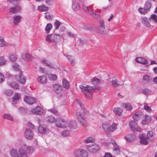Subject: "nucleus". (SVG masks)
Instances as JSON below:
<instances>
[{
  "mask_svg": "<svg viewBox=\"0 0 157 157\" xmlns=\"http://www.w3.org/2000/svg\"><path fill=\"white\" fill-rule=\"evenodd\" d=\"M79 87L81 90L82 92L85 95L86 97L88 99L91 100L92 99L93 93L95 90H99L100 88L95 86H90L89 85L84 86L80 85Z\"/></svg>",
  "mask_w": 157,
  "mask_h": 157,
  "instance_id": "obj_1",
  "label": "nucleus"
},
{
  "mask_svg": "<svg viewBox=\"0 0 157 157\" xmlns=\"http://www.w3.org/2000/svg\"><path fill=\"white\" fill-rule=\"evenodd\" d=\"M25 147H21L18 151L15 149H12L10 151L11 157H28L27 153L25 151Z\"/></svg>",
  "mask_w": 157,
  "mask_h": 157,
  "instance_id": "obj_2",
  "label": "nucleus"
},
{
  "mask_svg": "<svg viewBox=\"0 0 157 157\" xmlns=\"http://www.w3.org/2000/svg\"><path fill=\"white\" fill-rule=\"evenodd\" d=\"M73 122L70 121H66L63 119H59L56 122V126L59 128H69V129L74 128L73 127Z\"/></svg>",
  "mask_w": 157,
  "mask_h": 157,
  "instance_id": "obj_3",
  "label": "nucleus"
},
{
  "mask_svg": "<svg viewBox=\"0 0 157 157\" xmlns=\"http://www.w3.org/2000/svg\"><path fill=\"white\" fill-rule=\"evenodd\" d=\"M13 69L18 72L19 76L16 75V78L17 80L19 81L20 83L22 84H24L25 82V77L23 76L22 74L21 71L19 66L16 63H14L13 65Z\"/></svg>",
  "mask_w": 157,
  "mask_h": 157,
  "instance_id": "obj_4",
  "label": "nucleus"
},
{
  "mask_svg": "<svg viewBox=\"0 0 157 157\" xmlns=\"http://www.w3.org/2000/svg\"><path fill=\"white\" fill-rule=\"evenodd\" d=\"M76 117L78 122L83 126H86L87 123L85 120V117L82 115V113L79 112H77L76 113Z\"/></svg>",
  "mask_w": 157,
  "mask_h": 157,
  "instance_id": "obj_5",
  "label": "nucleus"
},
{
  "mask_svg": "<svg viewBox=\"0 0 157 157\" xmlns=\"http://www.w3.org/2000/svg\"><path fill=\"white\" fill-rule=\"evenodd\" d=\"M74 155L75 157H87L88 153L85 150L77 149L75 151Z\"/></svg>",
  "mask_w": 157,
  "mask_h": 157,
  "instance_id": "obj_6",
  "label": "nucleus"
},
{
  "mask_svg": "<svg viewBox=\"0 0 157 157\" xmlns=\"http://www.w3.org/2000/svg\"><path fill=\"white\" fill-rule=\"evenodd\" d=\"M151 21L149 20V18L147 17H144L142 18L141 22L142 24L144 26L151 29L153 28V26L151 25L150 23Z\"/></svg>",
  "mask_w": 157,
  "mask_h": 157,
  "instance_id": "obj_7",
  "label": "nucleus"
},
{
  "mask_svg": "<svg viewBox=\"0 0 157 157\" xmlns=\"http://www.w3.org/2000/svg\"><path fill=\"white\" fill-rule=\"evenodd\" d=\"M86 149L90 152L95 153L99 151V146L97 144H94L92 146L87 145L86 147Z\"/></svg>",
  "mask_w": 157,
  "mask_h": 157,
  "instance_id": "obj_8",
  "label": "nucleus"
},
{
  "mask_svg": "<svg viewBox=\"0 0 157 157\" xmlns=\"http://www.w3.org/2000/svg\"><path fill=\"white\" fill-rule=\"evenodd\" d=\"M30 113L34 114L41 115L43 113V112L41 108L38 106L35 108L32 109L30 110Z\"/></svg>",
  "mask_w": 157,
  "mask_h": 157,
  "instance_id": "obj_9",
  "label": "nucleus"
},
{
  "mask_svg": "<svg viewBox=\"0 0 157 157\" xmlns=\"http://www.w3.org/2000/svg\"><path fill=\"white\" fill-rule=\"evenodd\" d=\"M129 126L131 130L133 131H140L141 129L138 127L136 122L135 121H132L130 122Z\"/></svg>",
  "mask_w": 157,
  "mask_h": 157,
  "instance_id": "obj_10",
  "label": "nucleus"
},
{
  "mask_svg": "<svg viewBox=\"0 0 157 157\" xmlns=\"http://www.w3.org/2000/svg\"><path fill=\"white\" fill-rule=\"evenodd\" d=\"M140 144L144 145H146L148 144V140L146 137V136L144 134L140 135L139 136Z\"/></svg>",
  "mask_w": 157,
  "mask_h": 157,
  "instance_id": "obj_11",
  "label": "nucleus"
},
{
  "mask_svg": "<svg viewBox=\"0 0 157 157\" xmlns=\"http://www.w3.org/2000/svg\"><path fill=\"white\" fill-rule=\"evenodd\" d=\"M24 135L25 137L29 140L32 139L33 136V132L29 129H26L24 132Z\"/></svg>",
  "mask_w": 157,
  "mask_h": 157,
  "instance_id": "obj_12",
  "label": "nucleus"
},
{
  "mask_svg": "<svg viewBox=\"0 0 157 157\" xmlns=\"http://www.w3.org/2000/svg\"><path fill=\"white\" fill-rule=\"evenodd\" d=\"M40 62L42 64L50 68H52L54 67L53 65L45 58H43L41 59Z\"/></svg>",
  "mask_w": 157,
  "mask_h": 157,
  "instance_id": "obj_13",
  "label": "nucleus"
},
{
  "mask_svg": "<svg viewBox=\"0 0 157 157\" xmlns=\"http://www.w3.org/2000/svg\"><path fill=\"white\" fill-rule=\"evenodd\" d=\"M38 131L39 133L42 134H47L49 132V130L45 126H39Z\"/></svg>",
  "mask_w": 157,
  "mask_h": 157,
  "instance_id": "obj_14",
  "label": "nucleus"
},
{
  "mask_svg": "<svg viewBox=\"0 0 157 157\" xmlns=\"http://www.w3.org/2000/svg\"><path fill=\"white\" fill-rule=\"evenodd\" d=\"M72 8L74 11H77L79 9L80 6L78 0H73Z\"/></svg>",
  "mask_w": 157,
  "mask_h": 157,
  "instance_id": "obj_15",
  "label": "nucleus"
},
{
  "mask_svg": "<svg viewBox=\"0 0 157 157\" xmlns=\"http://www.w3.org/2000/svg\"><path fill=\"white\" fill-rule=\"evenodd\" d=\"M136 136L134 134H128L126 135L124 139L127 142L130 143L133 142L135 139Z\"/></svg>",
  "mask_w": 157,
  "mask_h": 157,
  "instance_id": "obj_16",
  "label": "nucleus"
},
{
  "mask_svg": "<svg viewBox=\"0 0 157 157\" xmlns=\"http://www.w3.org/2000/svg\"><path fill=\"white\" fill-rule=\"evenodd\" d=\"M24 100L29 104H32L36 102V100L33 97L26 96L24 98Z\"/></svg>",
  "mask_w": 157,
  "mask_h": 157,
  "instance_id": "obj_17",
  "label": "nucleus"
},
{
  "mask_svg": "<svg viewBox=\"0 0 157 157\" xmlns=\"http://www.w3.org/2000/svg\"><path fill=\"white\" fill-rule=\"evenodd\" d=\"M37 81L40 83L44 84L46 83L47 81V79L46 76L44 75L38 77L37 79Z\"/></svg>",
  "mask_w": 157,
  "mask_h": 157,
  "instance_id": "obj_18",
  "label": "nucleus"
},
{
  "mask_svg": "<svg viewBox=\"0 0 157 157\" xmlns=\"http://www.w3.org/2000/svg\"><path fill=\"white\" fill-rule=\"evenodd\" d=\"M53 89L56 93L59 94L62 90V87L59 84H55L53 86Z\"/></svg>",
  "mask_w": 157,
  "mask_h": 157,
  "instance_id": "obj_19",
  "label": "nucleus"
},
{
  "mask_svg": "<svg viewBox=\"0 0 157 157\" xmlns=\"http://www.w3.org/2000/svg\"><path fill=\"white\" fill-rule=\"evenodd\" d=\"M75 101L76 102V103H77L78 105H79L80 107H81V108L82 109L83 113L85 114H87L89 113V112L83 106V105L82 103L80 101L77 99H76L75 100Z\"/></svg>",
  "mask_w": 157,
  "mask_h": 157,
  "instance_id": "obj_20",
  "label": "nucleus"
},
{
  "mask_svg": "<svg viewBox=\"0 0 157 157\" xmlns=\"http://www.w3.org/2000/svg\"><path fill=\"white\" fill-rule=\"evenodd\" d=\"M135 61L137 63L144 64H146L148 63V61L142 57L136 58Z\"/></svg>",
  "mask_w": 157,
  "mask_h": 157,
  "instance_id": "obj_21",
  "label": "nucleus"
},
{
  "mask_svg": "<svg viewBox=\"0 0 157 157\" xmlns=\"http://www.w3.org/2000/svg\"><path fill=\"white\" fill-rule=\"evenodd\" d=\"M21 9V7L20 6L18 5L11 8L10 9V12L13 13H15L18 12Z\"/></svg>",
  "mask_w": 157,
  "mask_h": 157,
  "instance_id": "obj_22",
  "label": "nucleus"
},
{
  "mask_svg": "<svg viewBox=\"0 0 157 157\" xmlns=\"http://www.w3.org/2000/svg\"><path fill=\"white\" fill-rule=\"evenodd\" d=\"M21 147H25V151L28 154H31L34 151L33 148L31 146L27 147L25 144H23L21 146Z\"/></svg>",
  "mask_w": 157,
  "mask_h": 157,
  "instance_id": "obj_23",
  "label": "nucleus"
},
{
  "mask_svg": "<svg viewBox=\"0 0 157 157\" xmlns=\"http://www.w3.org/2000/svg\"><path fill=\"white\" fill-rule=\"evenodd\" d=\"M63 86L66 89H68L70 87V84L68 81L65 79L62 80Z\"/></svg>",
  "mask_w": 157,
  "mask_h": 157,
  "instance_id": "obj_24",
  "label": "nucleus"
},
{
  "mask_svg": "<svg viewBox=\"0 0 157 157\" xmlns=\"http://www.w3.org/2000/svg\"><path fill=\"white\" fill-rule=\"evenodd\" d=\"M151 6V2L149 0H147L145 2L144 7L145 8L148 12L150 11Z\"/></svg>",
  "mask_w": 157,
  "mask_h": 157,
  "instance_id": "obj_25",
  "label": "nucleus"
},
{
  "mask_svg": "<svg viewBox=\"0 0 157 157\" xmlns=\"http://www.w3.org/2000/svg\"><path fill=\"white\" fill-rule=\"evenodd\" d=\"M95 139L92 136H90L85 139L84 142L85 143L88 144L91 143H94V142Z\"/></svg>",
  "mask_w": 157,
  "mask_h": 157,
  "instance_id": "obj_26",
  "label": "nucleus"
},
{
  "mask_svg": "<svg viewBox=\"0 0 157 157\" xmlns=\"http://www.w3.org/2000/svg\"><path fill=\"white\" fill-rule=\"evenodd\" d=\"M9 45V44L6 42L2 37L0 36V46L1 47H5Z\"/></svg>",
  "mask_w": 157,
  "mask_h": 157,
  "instance_id": "obj_27",
  "label": "nucleus"
},
{
  "mask_svg": "<svg viewBox=\"0 0 157 157\" xmlns=\"http://www.w3.org/2000/svg\"><path fill=\"white\" fill-rule=\"evenodd\" d=\"M21 19V17L19 15L15 16H13V22L14 25H17Z\"/></svg>",
  "mask_w": 157,
  "mask_h": 157,
  "instance_id": "obj_28",
  "label": "nucleus"
},
{
  "mask_svg": "<svg viewBox=\"0 0 157 157\" xmlns=\"http://www.w3.org/2000/svg\"><path fill=\"white\" fill-rule=\"evenodd\" d=\"M112 143L114 147V151L116 152V154H119L120 152V149L118 145H117L116 142L115 141H114L112 142Z\"/></svg>",
  "mask_w": 157,
  "mask_h": 157,
  "instance_id": "obj_29",
  "label": "nucleus"
},
{
  "mask_svg": "<svg viewBox=\"0 0 157 157\" xmlns=\"http://www.w3.org/2000/svg\"><path fill=\"white\" fill-rule=\"evenodd\" d=\"M37 9L40 12L46 11L48 10V7L43 5L38 6Z\"/></svg>",
  "mask_w": 157,
  "mask_h": 157,
  "instance_id": "obj_30",
  "label": "nucleus"
},
{
  "mask_svg": "<svg viewBox=\"0 0 157 157\" xmlns=\"http://www.w3.org/2000/svg\"><path fill=\"white\" fill-rule=\"evenodd\" d=\"M113 111L116 115L119 116L121 115L122 112V109L121 108L118 107L115 108Z\"/></svg>",
  "mask_w": 157,
  "mask_h": 157,
  "instance_id": "obj_31",
  "label": "nucleus"
},
{
  "mask_svg": "<svg viewBox=\"0 0 157 157\" xmlns=\"http://www.w3.org/2000/svg\"><path fill=\"white\" fill-rule=\"evenodd\" d=\"M46 119L47 121L50 123H52L56 121L55 118L52 116H48Z\"/></svg>",
  "mask_w": 157,
  "mask_h": 157,
  "instance_id": "obj_32",
  "label": "nucleus"
},
{
  "mask_svg": "<svg viewBox=\"0 0 157 157\" xmlns=\"http://www.w3.org/2000/svg\"><path fill=\"white\" fill-rule=\"evenodd\" d=\"M110 124L108 122H105L102 124V127L105 131L108 132Z\"/></svg>",
  "mask_w": 157,
  "mask_h": 157,
  "instance_id": "obj_33",
  "label": "nucleus"
},
{
  "mask_svg": "<svg viewBox=\"0 0 157 157\" xmlns=\"http://www.w3.org/2000/svg\"><path fill=\"white\" fill-rule=\"evenodd\" d=\"M117 128L116 124L113 123L112 125H109L108 132H113Z\"/></svg>",
  "mask_w": 157,
  "mask_h": 157,
  "instance_id": "obj_34",
  "label": "nucleus"
},
{
  "mask_svg": "<svg viewBox=\"0 0 157 157\" xmlns=\"http://www.w3.org/2000/svg\"><path fill=\"white\" fill-rule=\"evenodd\" d=\"M24 56L25 57L26 60L30 61L32 59L33 57L29 53H26L25 55H22V57L24 58Z\"/></svg>",
  "mask_w": 157,
  "mask_h": 157,
  "instance_id": "obj_35",
  "label": "nucleus"
},
{
  "mask_svg": "<svg viewBox=\"0 0 157 157\" xmlns=\"http://www.w3.org/2000/svg\"><path fill=\"white\" fill-rule=\"evenodd\" d=\"M122 107L125 108L128 110H130L132 109V106L131 104L129 103H126L122 105Z\"/></svg>",
  "mask_w": 157,
  "mask_h": 157,
  "instance_id": "obj_36",
  "label": "nucleus"
},
{
  "mask_svg": "<svg viewBox=\"0 0 157 157\" xmlns=\"http://www.w3.org/2000/svg\"><path fill=\"white\" fill-rule=\"evenodd\" d=\"M149 19L150 21H152L155 23L157 22V16L155 14L151 15Z\"/></svg>",
  "mask_w": 157,
  "mask_h": 157,
  "instance_id": "obj_37",
  "label": "nucleus"
},
{
  "mask_svg": "<svg viewBox=\"0 0 157 157\" xmlns=\"http://www.w3.org/2000/svg\"><path fill=\"white\" fill-rule=\"evenodd\" d=\"M147 137L150 140L152 141L154 139L152 132L148 131L147 134Z\"/></svg>",
  "mask_w": 157,
  "mask_h": 157,
  "instance_id": "obj_38",
  "label": "nucleus"
},
{
  "mask_svg": "<svg viewBox=\"0 0 157 157\" xmlns=\"http://www.w3.org/2000/svg\"><path fill=\"white\" fill-rule=\"evenodd\" d=\"M52 28V26L51 23H48L47 24L45 27V31L46 33H49Z\"/></svg>",
  "mask_w": 157,
  "mask_h": 157,
  "instance_id": "obj_39",
  "label": "nucleus"
},
{
  "mask_svg": "<svg viewBox=\"0 0 157 157\" xmlns=\"http://www.w3.org/2000/svg\"><path fill=\"white\" fill-rule=\"evenodd\" d=\"M8 85L13 89H17L19 88L18 85L15 82H13L11 83H8Z\"/></svg>",
  "mask_w": 157,
  "mask_h": 157,
  "instance_id": "obj_40",
  "label": "nucleus"
},
{
  "mask_svg": "<svg viewBox=\"0 0 157 157\" xmlns=\"http://www.w3.org/2000/svg\"><path fill=\"white\" fill-rule=\"evenodd\" d=\"M66 57L69 60L72 66H73L75 63V60L73 57L70 55H66Z\"/></svg>",
  "mask_w": 157,
  "mask_h": 157,
  "instance_id": "obj_41",
  "label": "nucleus"
},
{
  "mask_svg": "<svg viewBox=\"0 0 157 157\" xmlns=\"http://www.w3.org/2000/svg\"><path fill=\"white\" fill-rule=\"evenodd\" d=\"M52 34L48 35L46 38V41L49 43L53 42V37H52Z\"/></svg>",
  "mask_w": 157,
  "mask_h": 157,
  "instance_id": "obj_42",
  "label": "nucleus"
},
{
  "mask_svg": "<svg viewBox=\"0 0 157 157\" xmlns=\"http://www.w3.org/2000/svg\"><path fill=\"white\" fill-rule=\"evenodd\" d=\"M4 93L5 95L11 96L13 95V92L11 90L6 89L4 91Z\"/></svg>",
  "mask_w": 157,
  "mask_h": 157,
  "instance_id": "obj_43",
  "label": "nucleus"
},
{
  "mask_svg": "<svg viewBox=\"0 0 157 157\" xmlns=\"http://www.w3.org/2000/svg\"><path fill=\"white\" fill-rule=\"evenodd\" d=\"M60 35L59 34H56V33H53L52 34V37H53V42H56L57 39L60 37Z\"/></svg>",
  "mask_w": 157,
  "mask_h": 157,
  "instance_id": "obj_44",
  "label": "nucleus"
},
{
  "mask_svg": "<svg viewBox=\"0 0 157 157\" xmlns=\"http://www.w3.org/2000/svg\"><path fill=\"white\" fill-rule=\"evenodd\" d=\"M138 11L140 13L143 14H145L148 12V11L144 7V8H139L138 9Z\"/></svg>",
  "mask_w": 157,
  "mask_h": 157,
  "instance_id": "obj_45",
  "label": "nucleus"
},
{
  "mask_svg": "<svg viewBox=\"0 0 157 157\" xmlns=\"http://www.w3.org/2000/svg\"><path fill=\"white\" fill-rule=\"evenodd\" d=\"M61 24V23L59 21L57 20H56L54 23V25L55 28V29H58Z\"/></svg>",
  "mask_w": 157,
  "mask_h": 157,
  "instance_id": "obj_46",
  "label": "nucleus"
},
{
  "mask_svg": "<svg viewBox=\"0 0 157 157\" xmlns=\"http://www.w3.org/2000/svg\"><path fill=\"white\" fill-rule=\"evenodd\" d=\"M9 59L11 62H14L17 59V57L14 54H10L9 56Z\"/></svg>",
  "mask_w": 157,
  "mask_h": 157,
  "instance_id": "obj_47",
  "label": "nucleus"
},
{
  "mask_svg": "<svg viewBox=\"0 0 157 157\" xmlns=\"http://www.w3.org/2000/svg\"><path fill=\"white\" fill-rule=\"evenodd\" d=\"M4 118L12 121L13 120V117L9 113H6L4 114L3 116Z\"/></svg>",
  "mask_w": 157,
  "mask_h": 157,
  "instance_id": "obj_48",
  "label": "nucleus"
},
{
  "mask_svg": "<svg viewBox=\"0 0 157 157\" xmlns=\"http://www.w3.org/2000/svg\"><path fill=\"white\" fill-rule=\"evenodd\" d=\"M20 98L21 95L20 94L18 93H15L13 97V100H18Z\"/></svg>",
  "mask_w": 157,
  "mask_h": 157,
  "instance_id": "obj_49",
  "label": "nucleus"
},
{
  "mask_svg": "<svg viewBox=\"0 0 157 157\" xmlns=\"http://www.w3.org/2000/svg\"><path fill=\"white\" fill-rule=\"evenodd\" d=\"M6 60L3 57H0V66H2L6 64Z\"/></svg>",
  "mask_w": 157,
  "mask_h": 157,
  "instance_id": "obj_50",
  "label": "nucleus"
},
{
  "mask_svg": "<svg viewBox=\"0 0 157 157\" xmlns=\"http://www.w3.org/2000/svg\"><path fill=\"white\" fill-rule=\"evenodd\" d=\"M49 79L52 80H55L57 78V76L55 74H50L48 76Z\"/></svg>",
  "mask_w": 157,
  "mask_h": 157,
  "instance_id": "obj_51",
  "label": "nucleus"
},
{
  "mask_svg": "<svg viewBox=\"0 0 157 157\" xmlns=\"http://www.w3.org/2000/svg\"><path fill=\"white\" fill-rule=\"evenodd\" d=\"M93 84H97L100 82V79L98 78H94L91 80Z\"/></svg>",
  "mask_w": 157,
  "mask_h": 157,
  "instance_id": "obj_52",
  "label": "nucleus"
},
{
  "mask_svg": "<svg viewBox=\"0 0 157 157\" xmlns=\"http://www.w3.org/2000/svg\"><path fill=\"white\" fill-rule=\"evenodd\" d=\"M82 7L83 9L84 10L86 11L87 13H90V10L89 9V7L86 6L84 4H82Z\"/></svg>",
  "mask_w": 157,
  "mask_h": 157,
  "instance_id": "obj_53",
  "label": "nucleus"
},
{
  "mask_svg": "<svg viewBox=\"0 0 157 157\" xmlns=\"http://www.w3.org/2000/svg\"><path fill=\"white\" fill-rule=\"evenodd\" d=\"M48 111L55 115H57L58 114V112L57 109L54 108L48 109Z\"/></svg>",
  "mask_w": 157,
  "mask_h": 157,
  "instance_id": "obj_54",
  "label": "nucleus"
},
{
  "mask_svg": "<svg viewBox=\"0 0 157 157\" xmlns=\"http://www.w3.org/2000/svg\"><path fill=\"white\" fill-rule=\"evenodd\" d=\"M103 29V30L102 31V30H100V31H99V33L102 34V35H107L109 33V29H106V30H105V29Z\"/></svg>",
  "mask_w": 157,
  "mask_h": 157,
  "instance_id": "obj_55",
  "label": "nucleus"
},
{
  "mask_svg": "<svg viewBox=\"0 0 157 157\" xmlns=\"http://www.w3.org/2000/svg\"><path fill=\"white\" fill-rule=\"evenodd\" d=\"M143 80L146 82H148L150 80L149 77L147 75H144L143 77Z\"/></svg>",
  "mask_w": 157,
  "mask_h": 157,
  "instance_id": "obj_56",
  "label": "nucleus"
},
{
  "mask_svg": "<svg viewBox=\"0 0 157 157\" xmlns=\"http://www.w3.org/2000/svg\"><path fill=\"white\" fill-rule=\"evenodd\" d=\"M19 112L22 113H25L27 112V109L25 108H21L18 109Z\"/></svg>",
  "mask_w": 157,
  "mask_h": 157,
  "instance_id": "obj_57",
  "label": "nucleus"
},
{
  "mask_svg": "<svg viewBox=\"0 0 157 157\" xmlns=\"http://www.w3.org/2000/svg\"><path fill=\"white\" fill-rule=\"evenodd\" d=\"M90 14L95 18H99L100 17V15L96 13L94 11L90 12Z\"/></svg>",
  "mask_w": 157,
  "mask_h": 157,
  "instance_id": "obj_58",
  "label": "nucleus"
},
{
  "mask_svg": "<svg viewBox=\"0 0 157 157\" xmlns=\"http://www.w3.org/2000/svg\"><path fill=\"white\" fill-rule=\"evenodd\" d=\"M62 135L64 137L67 136L70 134L69 132L68 131H64L62 133Z\"/></svg>",
  "mask_w": 157,
  "mask_h": 157,
  "instance_id": "obj_59",
  "label": "nucleus"
},
{
  "mask_svg": "<svg viewBox=\"0 0 157 157\" xmlns=\"http://www.w3.org/2000/svg\"><path fill=\"white\" fill-rule=\"evenodd\" d=\"M44 17L45 18L48 20H51L52 19V16L49 15V14L48 13H45Z\"/></svg>",
  "mask_w": 157,
  "mask_h": 157,
  "instance_id": "obj_60",
  "label": "nucleus"
},
{
  "mask_svg": "<svg viewBox=\"0 0 157 157\" xmlns=\"http://www.w3.org/2000/svg\"><path fill=\"white\" fill-rule=\"evenodd\" d=\"M27 125L29 128H30L32 129H35L36 128H35V126L30 122H28Z\"/></svg>",
  "mask_w": 157,
  "mask_h": 157,
  "instance_id": "obj_61",
  "label": "nucleus"
},
{
  "mask_svg": "<svg viewBox=\"0 0 157 157\" xmlns=\"http://www.w3.org/2000/svg\"><path fill=\"white\" fill-rule=\"evenodd\" d=\"M100 24L101 27L103 29H105L104 25V21L103 20H101L100 21Z\"/></svg>",
  "mask_w": 157,
  "mask_h": 157,
  "instance_id": "obj_62",
  "label": "nucleus"
},
{
  "mask_svg": "<svg viewBox=\"0 0 157 157\" xmlns=\"http://www.w3.org/2000/svg\"><path fill=\"white\" fill-rule=\"evenodd\" d=\"M112 85L114 87H117L119 86V84H118L117 82L114 80H113L112 81Z\"/></svg>",
  "mask_w": 157,
  "mask_h": 157,
  "instance_id": "obj_63",
  "label": "nucleus"
},
{
  "mask_svg": "<svg viewBox=\"0 0 157 157\" xmlns=\"http://www.w3.org/2000/svg\"><path fill=\"white\" fill-rule=\"evenodd\" d=\"M142 93L146 95H148L149 93V91L147 89H145L142 90Z\"/></svg>",
  "mask_w": 157,
  "mask_h": 157,
  "instance_id": "obj_64",
  "label": "nucleus"
}]
</instances>
